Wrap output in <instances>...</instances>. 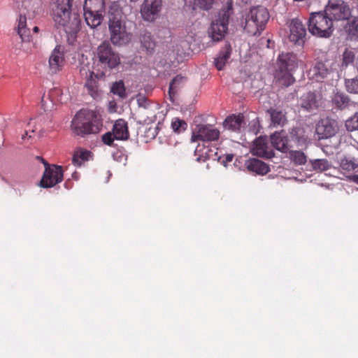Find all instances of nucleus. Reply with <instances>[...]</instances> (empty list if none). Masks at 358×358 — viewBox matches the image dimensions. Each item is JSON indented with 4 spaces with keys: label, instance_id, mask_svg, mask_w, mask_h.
Masks as SVG:
<instances>
[{
    "label": "nucleus",
    "instance_id": "obj_1",
    "mask_svg": "<svg viewBox=\"0 0 358 358\" xmlns=\"http://www.w3.org/2000/svg\"><path fill=\"white\" fill-rule=\"evenodd\" d=\"M110 40L116 46H124L131 41L132 34L126 22V15L117 3H113L108 11Z\"/></svg>",
    "mask_w": 358,
    "mask_h": 358
},
{
    "label": "nucleus",
    "instance_id": "obj_2",
    "mask_svg": "<svg viewBox=\"0 0 358 358\" xmlns=\"http://www.w3.org/2000/svg\"><path fill=\"white\" fill-rule=\"evenodd\" d=\"M73 0H52V13L54 21L62 27L66 33L74 35L80 29L81 20L76 13H72Z\"/></svg>",
    "mask_w": 358,
    "mask_h": 358
},
{
    "label": "nucleus",
    "instance_id": "obj_3",
    "mask_svg": "<svg viewBox=\"0 0 358 358\" xmlns=\"http://www.w3.org/2000/svg\"><path fill=\"white\" fill-rule=\"evenodd\" d=\"M71 127L75 134L83 136L86 134L98 133L100 124L94 111L80 110L73 119Z\"/></svg>",
    "mask_w": 358,
    "mask_h": 358
},
{
    "label": "nucleus",
    "instance_id": "obj_4",
    "mask_svg": "<svg viewBox=\"0 0 358 358\" xmlns=\"http://www.w3.org/2000/svg\"><path fill=\"white\" fill-rule=\"evenodd\" d=\"M325 12L312 13L308 20L309 32L317 37L329 38L333 32V22Z\"/></svg>",
    "mask_w": 358,
    "mask_h": 358
},
{
    "label": "nucleus",
    "instance_id": "obj_5",
    "mask_svg": "<svg viewBox=\"0 0 358 358\" xmlns=\"http://www.w3.org/2000/svg\"><path fill=\"white\" fill-rule=\"evenodd\" d=\"M268 19L269 14L266 8L261 6L253 7L246 15L244 29L253 36L259 34L264 29Z\"/></svg>",
    "mask_w": 358,
    "mask_h": 358
},
{
    "label": "nucleus",
    "instance_id": "obj_6",
    "mask_svg": "<svg viewBox=\"0 0 358 358\" xmlns=\"http://www.w3.org/2000/svg\"><path fill=\"white\" fill-rule=\"evenodd\" d=\"M96 56L100 64L109 69L115 68L120 63L118 53L113 50L108 41H104L98 46Z\"/></svg>",
    "mask_w": 358,
    "mask_h": 358
},
{
    "label": "nucleus",
    "instance_id": "obj_7",
    "mask_svg": "<svg viewBox=\"0 0 358 358\" xmlns=\"http://www.w3.org/2000/svg\"><path fill=\"white\" fill-rule=\"evenodd\" d=\"M331 22L333 20H345L350 16L349 6L341 0H331L324 10Z\"/></svg>",
    "mask_w": 358,
    "mask_h": 358
},
{
    "label": "nucleus",
    "instance_id": "obj_8",
    "mask_svg": "<svg viewBox=\"0 0 358 358\" xmlns=\"http://www.w3.org/2000/svg\"><path fill=\"white\" fill-rule=\"evenodd\" d=\"M220 136L218 129L210 124H197L192 131L191 141L195 142L197 140L203 141H213L217 140Z\"/></svg>",
    "mask_w": 358,
    "mask_h": 358
},
{
    "label": "nucleus",
    "instance_id": "obj_9",
    "mask_svg": "<svg viewBox=\"0 0 358 358\" xmlns=\"http://www.w3.org/2000/svg\"><path fill=\"white\" fill-rule=\"evenodd\" d=\"M63 180V171L60 166L46 167L43 177L40 181V186L43 188H49L55 186Z\"/></svg>",
    "mask_w": 358,
    "mask_h": 358
},
{
    "label": "nucleus",
    "instance_id": "obj_10",
    "mask_svg": "<svg viewBox=\"0 0 358 358\" xmlns=\"http://www.w3.org/2000/svg\"><path fill=\"white\" fill-rule=\"evenodd\" d=\"M338 131V126L337 122L329 117L322 119L316 126V133L320 139L332 137Z\"/></svg>",
    "mask_w": 358,
    "mask_h": 358
},
{
    "label": "nucleus",
    "instance_id": "obj_11",
    "mask_svg": "<svg viewBox=\"0 0 358 358\" xmlns=\"http://www.w3.org/2000/svg\"><path fill=\"white\" fill-rule=\"evenodd\" d=\"M306 36V29L302 22L298 18L292 19L289 22V41L301 45L305 42Z\"/></svg>",
    "mask_w": 358,
    "mask_h": 358
},
{
    "label": "nucleus",
    "instance_id": "obj_12",
    "mask_svg": "<svg viewBox=\"0 0 358 358\" xmlns=\"http://www.w3.org/2000/svg\"><path fill=\"white\" fill-rule=\"evenodd\" d=\"M64 48L60 45H57L52 51L49 57V73L56 74L62 71L64 65Z\"/></svg>",
    "mask_w": 358,
    "mask_h": 358
},
{
    "label": "nucleus",
    "instance_id": "obj_13",
    "mask_svg": "<svg viewBox=\"0 0 358 358\" xmlns=\"http://www.w3.org/2000/svg\"><path fill=\"white\" fill-rule=\"evenodd\" d=\"M161 0H145L141 13L142 17L148 22L154 21L161 10Z\"/></svg>",
    "mask_w": 358,
    "mask_h": 358
},
{
    "label": "nucleus",
    "instance_id": "obj_14",
    "mask_svg": "<svg viewBox=\"0 0 358 358\" xmlns=\"http://www.w3.org/2000/svg\"><path fill=\"white\" fill-rule=\"evenodd\" d=\"M252 152L254 155L266 159H270L274 156L273 150L268 145L267 138L262 136L255 141Z\"/></svg>",
    "mask_w": 358,
    "mask_h": 358
},
{
    "label": "nucleus",
    "instance_id": "obj_15",
    "mask_svg": "<svg viewBox=\"0 0 358 358\" xmlns=\"http://www.w3.org/2000/svg\"><path fill=\"white\" fill-rule=\"evenodd\" d=\"M277 64L278 70L293 71L297 67L298 59L292 52H283L279 55Z\"/></svg>",
    "mask_w": 358,
    "mask_h": 358
},
{
    "label": "nucleus",
    "instance_id": "obj_16",
    "mask_svg": "<svg viewBox=\"0 0 358 358\" xmlns=\"http://www.w3.org/2000/svg\"><path fill=\"white\" fill-rule=\"evenodd\" d=\"M322 103V94L309 92L301 97V106L307 110L317 108Z\"/></svg>",
    "mask_w": 358,
    "mask_h": 358
},
{
    "label": "nucleus",
    "instance_id": "obj_17",
    "mask_svg": "<svg viewBox=\"0 0 358 358\" xmlns=\"http://www.w3.org/2000/svg\"><path fill=\"white\" fill-rule=\"evenodd\" d=\"M357 72L355 66H351L345 71L343 75L346 90L350 93L358 94V78H352Z\"/></svg>",
    "mask_w": 358,
    "mask_h": 358
},
{
    "label": "nucleus",
    "instance_id": "obj_18",
    "mask_svg": "<svg viewBox=\"0 0 358 358\" xmlns=\"http://www.w3.org/2000/svg\"><path fill=\"white\" fill-rule=\"evenodd\" d=\"M271 142L272 145L278 150L286 152L292 147L291 141H289L282 133H275L271 136Z\"/></svg>",
    "mask_w": 358,
    "mask_h": 358
},
{
    "label": "nucleus",
    "instance_id": "obj_19",
    "mask_svg": "<svg viewBox=\"0 0 358 358\" xmlns=\"http://www.w3.org/2000/svg\"><path fill=\"white\" fill-rule=\"evenodd\" d=\"M228 27L217 21L213 22L208 28V34L213 41H220L225 36Z\"/></svg>",
    "mask_w": 358,
    "mask_h": 358
},
{
    "label": "nucleus",
    "instance_id": "obj_20",
    "mask_svg": "<svg viewBox=\"0 0 358 358\" xmlns=\"http://www.w3.org/2000/svg\"><path fill=\"white\" fill-rule=\"evenodd\" d=\"M86 23L91 28L94 29L101 23L103 11H95L94 9H83Z\"/></svg>",
    "mask_w": 358,
    "mask_h": 358
},
{
    "label": "nucleus",
    "instance_id": "obj_21",
    "mask_svg": "<svg viewBox=\"0 0 358 358\" xmlns=\"http://www.w3.org/2000/svg\"><path fill=\"white\" fill-rule=\"evenodd\" d=\"M245 165L250 171L255 172L257 174L264 175L269 171L268 166L257 159H251L246 161Z\"/></svg>",
    "mask_w": 358,
    "mask_h": 358
},
{
    "label": "nucleus",
    "instance_id": "obj_22",
    "mask_svg": "<svg viewBox=\"0 0 358 358\" xmlns=\"http://www.w3.org/2000/svg\"><path fill=\"white\" fill-rule=\"evenodd\" d=\"M113 132L115 139L127 140L129 138L127 123L122 119L117 120L113 126Z\"/></svg>",
    "mask_w": 358,
    "mask_h": 358
},
{
    "label": "nucleus",
    "instance_id": "obj_23",
    "mask_svg": "<svg viewBox=\"0 0 358 358\" xmlns=\"http://www.w3.org/2000/svg\"><path fill=\"white\" fill-rule=\"evenodd\" d=\"M80 73L82 76H85L86 79L85 86L90 90L94 89L95 86V80L94 79V76L96 78H99L104 76L105 75L103 71L101 72L100 73H94V71H90L86 66L80 67Z\"/></svg>",
    "mask_w": 358,
    "mask_h": 358
},
{
    "label": "nucleus",
    "instance_id": "obj_24",
    "mask_svg": "<svg viewBox=\"0 0 358 358\" xmlns=\"http://www.w3.org/2000/svg\"><path fill=\"white\" fill-rule=\"evenodd\" d=\"M231 47L229 44L226 45L224 48L220 52L217 57L215 60V65L219 71L223 69L227 62L231 56Z\"/></svg>",
    "mask_w": 358,
    "mask_h": 358
},
{
    "label": "nucleus",
    "instance_id": "obj_25",
    "mask_svg": "<svg viewBox=\"0 0 358 358\" xmlns=\"http://www.w3.org/2000/svg\"><path fill=\"white\" fill-rule=\"evenodd\" d=\"M243 117L241 115H230L224 120L223 126L226 129L238 131L240 129L243 123Z\"/></svg>",
    "mask_w": 358,
    "mask_h": 358
},
{
    "label": "nucleus",
    "instance_id": "obj_26",
    "mask_svg": "<svg viewBox=\"0 0 358 358\" xmlns=\"http://www.w3.org/2000/svg\"><path fill=\"white\" fill-rule=\"evenodd\" d=\"M139 39L142 46L145 48L148 52H151L154 50L155 41L149 31L147 30L141 31Z\"/></svg>",
    "mask_w": 358,
    "mask_h": 358
},
{
    "label": "nucleus",
    "instance_id": "obj_27",
    "mask_svg": "<svg viewBox=\"0 0 358 358\" xmlns=\"http://www.w3.org/2000/svg\"><path fill=\"white\" fill-rule=\"evenodd\" d=\"M333 102L340 109L346 108L354 103L348 95L342 92H337L334 95Z\"/></svg>",
    "mask_w": 358,
    "mask_h": 358
},
{
    "label": "nucleus",
    "instance_id": "obj_28",
    "mask_svg": "<svg viewBox=\"0 0 358 358\" xmlns=\"http://www.w3.org/2000/svg\"><path fill=\"white\" fill-rule=\"evenodd\" d=\"M292 71L277 70L275 78L281 85L288 87L294 82V78L291 73Z\"/></svg>",
    "mask_w": 358,
    "mask_h": 358
},
{
    "label": "nucleus",
    "instance_id": "obj_29",
    "mask_svg": "<svg viewBox=\"0 0 358 358\" xmlns=\"http://www.w3.org/2000/svg\"><path fill=\"white\" fill-rule=\"evenodd\" d=\"M232 14V3L231 2H227V6L220 10L218 15V19L215 21L220 22L225 26L228 27L229 18Z\"/></svg>",
    "mask_w": 358,
    "mask_h": 358
},
{
    "label": "nucleus",
    "instance_id": "obj_30",
    "mask_svg": "<svg viewBox=\"0 0 358 358\" xmlns=\"http://www.w3.org/2000/svg\"><path fill=\"white\" fill-rule=\"evenodd\" d=\"M290 136L292 138L291 142L294 141L300 145H303L307 140V137L304 135L303 129L299 127L292 129L290 132Z\"/></svg>",
    "mask_w": 358,
    "mask_h": 358
},
{
    "label": "nucleus",
    "instance_id": "obj_31",
    "mask_svg": "<svg viewBox=\"0 0 358 358\" xmlns=\"http://www.w3.org/2000/svg\"><path fill=\"white\" fill-rule=\"evenodd\" d=\"M311 71L313 76L317 80L325 78L329 74V70L323 62H317Z\"/></svg>",
    "mask_w": 358,
    "mask_h": 358
},
{
    "label": "nucleus",
    "instance_id": "obj_32",
    "mask_svg": "<svg viewBox=\"0 0 358 358\" xmlns=\"http://www.w3.org/2000/svg\"><path fill=\"white\" fill-rule=\"evenodd\" d=\"M355 59V54L352 51L346 50L343 54V63H342V69L343 75H345V71L348 68L350 69L351 66H355L352 63Z\"/></svg>",
    "mask_w": 358,
    "mask_h": 358
},
{
    "label": "nucleus",
    "instance_id": "obj_33",
    "mask_svg": "<svg viewBox=\"0 0 358 358\" xmlns=\"http://www.w3.org/2000/svg\"><path fill=\"white\" fill-rule=\"evenodd\" d=\"M312 168L317 171H324L331 167V164L325 159L310 160Z\"/></svg>",
    "mask_w": 358,
    "mask_h": 358
},
{
    "label": "nucleus",
    "instance_id": "obj_34",
    "mask_svg": "<svg viewBox=\"0 0 358 358\" xmlns=\"http://www.w3.org/2000/svg\"><path fill=\"white\" fill-rule=\"evenodd\" d=\"M104 0H85L83 9H94L95 11H103Z\"/></svg>",
    "mask_w": 358,
    "mask_h": 358
},
{
    "label": "nucleus",
    "instance_id": "obj_35",
    "mask_svg": "<svg viewBox=\"0 0 358 358\" xmlns=\"http://www.w3.org/2000/svg\"><path fill=\"white\" fill-rule=\"evenodd\" d=\"M272 123L274 125H283L286 122L285 113L278 110H272L270 112Z\"/></svg>",
    "mask_w": 358,
    "mask_h": 358
},
{
    "label": "nucleus",
    "instance_id": "obj_36",
    "mask_svg": "<svg viewBox=\"0 0 358 358\" xmlns=\"http://www.w3.org/2000/svg\"><path fill=\"white\" fill-rule=\"evenodd\" d=\"M110 91L114 94L118 95L122 99H124L127 96L124 85L122 80L114 83L111 87Z\"/></svg>",
    "mask_w": 358,
    "mask_h": 358
},
{
    "label": "nucleus",
    "instance_id": "obj_37",
    "mask_svg": "<svg viewBox=\"0 0 358 358\" xmlns=\"http://www.w3.org/2000/svg\"><path fill=\"white\" fill-rule=\"evenodd\" d=\"M341 167L345 171H353L358 167V162L355 159L343 158L340 162Z\"/></svg>",
    "mask_w": 358,
    "mask_h": 358
},
{
    "label": "nucleus",
    "instance_id": "obj_38",
    "mask_svg": "<svg viewBox=\"0 0 358 358\" xmlns=\"http://www.w3.org/2000/svg\"><path fill=\"white\" fill-rule=\"evenodd\" d=\"M90 152L87 151H78L76 152L73 156V163L76 166H80L82 164V160H85L87 159Z\"/></svg>",
    "mask_w": 358,
    "mask_h": 358
},
{
    "label": "nucleus",
    "instance_id": "obj_39",
    "mask_svg": "<svg viewBox=\"0 0 358 358\" xmlns=\"http://www.w3.org/2000/svg\"><path fill=\"white\" fill-rule=\"evenodd\" d=\"M345 127L349 131L358 130V113H355L352 117L346 120Z\"/></svg>",
    "mask_w": 358,
    "mask_h": 358
},
{
    "label": "nucleus",
    "instance_id": "obj_40",
    "mask_svg": "<svg viewBox=\"0 0 358 358\" xmlns=\"http://www.w3.org/2000/svg\"><path fill=\"white\" fill-rule=\"evenodd\" d=\"M187 124L185 120L176 118L171 123L173 130L176 133H180L187 129Z\"/></svg>",
    "mask_w": 358,
    "mask_h": 358
},
{
    "label": "nucleus",
    "instance_id": "obj_41",
    "mask_svg": "<svg viewBox=\"0 0 358 358\" xmlns=\"http://www.w3.org/2000/svg\"><path fill=\"white\" fill-rule=\"evenodd\" d=\"M184 77L176 76L170 83L169 93L170 96L174 95L177 92L178 85L182 82Z\"/></svg>",
    "mask_w": 358,
    "mask_h": 358
},
{
    "label": "nucleus",
    "instance_id": "obj_42",
    "mask_svg": "<svg viewBox=\"0 0 358 358\" xmlns=\"http://www.w3.org/2000/svg\"><path fill=\"white\" fill-rule=\"evenodd\" d=\"M292 160L297 164H304L306 162V156L301 151H294L292 154Z\"/></svg>",
    "mask_w": 358,
    "mask_h": 358
},
{
    "label": "nucleus",
    "instance_id": "obj_43",
    "mask_svg": "<svg viewBox=\"0 0 358 358\" xmlns=\"http://www.w3.org/2000/svg\"><path fill=\"white\" fill-rule=\"evenodd\" d=\"M213 1L214 0H194L195 4L203 10H209L213 3Z\"/></svg>",
    "mask_w": 358,
    "mask_h": 358
},
{
    "label": "nucleus",
    "instance_id": "obj_44",
    "mask_svg": "<svg viewBox=\"0 0 358 358\" xmlns=\"http://www.w3.org/2000/svg\"><path fill=\"white\" fill-rule=\"evenodd\" d=\"M17 33L22 41L27 42L30 41V30L29 29L24 28V29H22V31Z\"/></svg>",
    "mask_w": 358,
    "mask_h": 358
},
{
    "label": "nucleus",
    "instance_id": "obj_45",
    "mask_svg": "<svg viewBox=\"0 0 358 358\" xmlns=\"http://www.w3.org/2000/svg\"><path fill=\"white\" fill-rule=\"evenodd\" d=\"M137 103H138V105L139 107H141L143 108H148V103L147 98L142 94L137 95Z\"/></svg>",
    "mask_w": 358,
    "mask_h": 358
},
{
    "label": "nucleus",
    "instance_id": "obj_46",
    "mask_svg": "<svg viewBox=\"0 0 358 358\" xmlns=\"http://www.w3.org/2000/svg\"><path fill=\"white\" fill-rule=\"evenodd\" d=\"M114 138H115L114 137L113 132H108L102 136L103 142L108 145L112 144Z\"/></svg>",
    "mask_w": 358,
    "mask_h": 358
},
{
    "label": "nucleus",
    "instance_id": "obj_47",
    "mask_svg": "<svg viewBox=\"0 0 358 358\" xmlns=\"http://www.w3.org/2000/svg\"><path fill=\"white\" fill-rule=\"evenodd\" d=\"M24 28H27V18L25 16L20 15L18 22L17 32L22 31V29H24Z\"/></svg>",
    "mask_w": 358,
    "mask_h": 358
},
{
    "label": "nucleus",
    "instance_id": "obj_48",
    "mask_svg": "<svg viewBox=\"0 0 358 358\" xmlns=\"http://www.w3.org/2000/svg\"><path fill=\"white\" fill-rule=\"evenodd\" d=\"M327 84L322 85V87H321L322 92L327 91ZM328 87H329V90L330 91L334 92V89H333V86L332 85H328Z\"/></svg>",
    "mask_w": 358,
    "mask_h": 358
},
{
    "label": "nucleus",
    "instance_id": "obj_49",
    "mask_svg": "<svg viewBox=\"0 0 358 358\" xmlns=\"http://www.w3.org/2000/svg\"><path fill=\"white\" fill-rule=\"evenodd\" d=\"M352 27H355L356 31H358V20H354L351 24Z\"/></svg>",
    "mask_w": 358,
    "mask_h": 358
},
{
    "label": "nucleus",
    "instance_id": "obj_50",
    "mask_svg": "<svg viewBox=\"0 0 358 358\" xmlns=\"http://www.w3.org/2000/svg\"><path fill=\"white\" fill-rule=\"evenodd\" d=\"M38 159H40V160L42 162V163H43L45 169H46V167H51L49 165V164L45 160H44L42 157H38Z\"/></svg>",
    "mask_w": 358,
    "mask_h": 358
},
{
    "label": "nucleus",
    "instance_id": "obj_51",
    "mask_svg": "<svg viewBox=\"0 0 358 358\" xmlns=\"http://www.w3.org/2000/svg\"><path fill=\"white\" fill-rule=\"evenodd\" d=\"M233 157H234V155H233L232 154H231V155H227L226 156V160H227V162H231V161H232V159H233Z\"/></svg>",
    "mask_w": 358,
    "mask_h": 358
},
{
    "label": "nucleus",
    "instance_id": "obj_52",
    "mask_svg": "<svg viewBox=\"0 0 358 358\" xmlns=\"http://www.w3.org/2000/svg\"><path fill=\"white\" fill-rule=\"evenodd\" d=\"M353 180L355 182L358 183V174L353 176Z\"/></svg>",
    "mask_w": 358,
    "mask_h": 358
},
{
    "label": "nucleus",
    "instance_id": "obj_53",
    "mask_svg": "<svg viewBox=\"0 0 358 358\" xmlns=\"http://www.w3.org/2000/svg\"><path fill=\"white\" fill-rule=\"evenodd\" d=\"M33 30H34V32H37L38 31V27H34Z\"/></svg>",
    "mask_w": 358,
    "mask_h": 358
},
{
    "label": "nucleus",
    "instance_id": "obj_54",
    "mask_svg": "<svg viewBox=\"0 0 358 358\" xmlns=\"http://www.w3.org/2000/svg\"><path fill=\"white\" fill-rule=\"evenodd\" d=\"M27 134H28V133H27V131H26L24 133V134L22 136V139H24L26 137V136H27Z\"/></svg>",
    "mask_w": 358,
    "mask_h": 358
},
{
    "label": "nucleus",
    "instance_id": "obj_55",
    "mask_svg": "<svg viewBox=\"0 0 358 358\" xmlns=\"http://www.w3.org/2000/svg\"><path fill=\"white\" fill-rule=\"evenodd\" d=\"M41 104H42V107L44 108L45 106H44L43 97H42V99H41Z\"/></svg>",
    "mask_w": 358,
    "mask_h": 358
},
{
    "label": "nucleus",
    "instance_id": "obj_56",
    "mask_svg": "<svg viewBox=\"0 0 358 358\" xmlns=\"http://www.w3.org/2000/svg\"><path fill=\"white\" fill-rule=\"evenodd\" d=\"M128 8L131 10V8L130 6H128Z\"/></svg>",
    "mask_w": 358,
    "mask_h": 358
},
{
    "label": "nucleus",
    "instance_id": "obj_57",
    "mask_svg": "<svg viewBox=\"0 0 358 358\" xmlns=\"http://www.w3.org/2000/svg\"><path fill=\"white\" fill-rule=\"evenodd\" d=\"M155 129V131H157L158 129V127H156Z\"/></svg>",
    "mask_w": 358,
    "mask_h": 358
}]
</instances>
